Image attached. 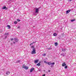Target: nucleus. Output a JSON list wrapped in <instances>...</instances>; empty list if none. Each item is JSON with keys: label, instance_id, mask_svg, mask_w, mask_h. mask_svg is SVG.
I'll list each match as a JSON object with an SVG mask.
<instances>
[{"label": "nucleus", "instance_id": "obj_1", "mask_svg": "<svg viewBox=\"0 0 76 76\" xmlns=\"http://www.w3.org/2000/svg\"><path fill=\"white\" fill-rule=\"evenodd\" d=\"M14 41L13 42L14 44H16V42H18L19 41V39L18 38H17V37L15 38L14 39Z\"/></svg>", "mask_w": 76, "mask_h": 76}, {"label": "nucleus", "instance_id": "obj_2", "mask_svg": "<svg viewBox=\"0 0 76 76\" xmlns=\"http://www.w3.org/2000/svg\"><path fill=\"white\" fill-rule=\"evenodd\" d=\"M31 53L32 54H36V52L35 51V48H34L33 49V51H31Z\"/></svg>", "mask_w": 76, "mask_h": 76}, {"label": "nucleus", "instance_id": "obj_3", "mask_svg": "<svg viewBox=\"0 0 76 76\" xmlns=\"http://www.w3.org/2000/svg\"><path fill=\"white\" fill-rule=\"evenodd\" d=\"M48 64L49 66L52 64V65H54L55 64V63L53 62L52 63H51L50 62H48Z\"/></svg>", "mask_w": 76, "mask_h": 76}, {"label": "nucleus", "instance_id": "obj_4", "mask_svg": "<svg viewBox=\"0 0 76 76\" xmlns=\"http://www.w3.org/2000/svg\"><path fill=\"white\" fill-rule=\"evenodd\" d=\"M35 13H38V11H39V8H36L35 9Z\"/></svg>", "mask_w": 76, "mask_h": 76}, {"label": "nucleus", "instance_id": "obj_5", "mask_svg": "<svg viewBox=\"0 0 76 76\" xmlns=\"http://www.w3.org/2000/svg\"><path fill=\"white\" fill-rule=\"evenodd\" d=\"M23 68H25L26 70H28V67L27 66H23Z\"/></svg>", "mask_w": 76, "mask_h": 76}, {"label": "nucleus", "instance_id": "obj_6", "mask_svg": "<svg viewBox=\"0 0 76 76\" xmlns=\"http://www.w3.org/2000/svg\"><path fill=\"white\" fill-rule=\"evenodd\" d=\"M8 8H7L6 6H4V7H2V9H5V10H7Z\"/></svg>", "mask_w": 76, "mask_h": 76}, {"label": "nucleus", "instance_id": "obj_7", "mask_svg": "<svg viewBox=\"0 0 76 76\" xmlns=\"http://www.w3.org/2000/svg\"><path fill=\"white\" fill-rule=\"evenodd\" d=\"M66 62H64L62 64V66L63 67H64V66H66Z\"/></svg>", "mask_w": 76, "mask_h": 76}, {"label": "nucleus", "instance_id": "obj_8", "mask_svg": "<svg viewBox=\"0 0 76 76\" xmlns=\"http://www.w3.org/2000/svg\"><path fill=\"white\" fill-rule=\"evenodd\" d=\"M71 11V10L66 11V14H68V13H69V12H70Z\"/></svg>", "mask_w": 76, "mask_h": 76}, {"label": "nucleus", "instance_id": "obj_9", "mask_svg": "<svg viewBox=\"0 0 76 76\" xmlns=\"http://www.w3.org/2000/svg\"><path fill=\"white\" fill-rule=\"evenodd\" d=\"M34 70V68H32L30 70V72H32Z\"/></svg>", "mask_w": 76, "mask_h": 76}, {"label": "nucleus", "instance_id": "obj_10", "mask_svg": "<svg viewBox=\"0 0 76 76\" xmlns=\"http://www.w3.org/2000/svg\"><path fill=\"white\" fill-rule=\"evenodd\" d=\"M39 61L38 60H36L34 61V63H38V62Z\"/></svg>", "mask_w": 76, "mask_h": 76}, {"label": "nucleus", "instance_id": "obj_11", "mask_svg": "<svg viewBox=\"0 0 76 76\" xmlns=\"http://www.w3.org/2000/svg\"><path fill=\"white\" fill-rule=\"evenodd\" d=\"M10 73V71H7L6 72V75H9Z\"/></svg>", "mask_w": 76, "mask_h": 76}, {"label": "nucleus", "instance_id": "obj_12", "mask_svg": "<svg viewBox=\"0 0 76 76\" xmlns=\"http://www.w3.org/2000/svg\"><path fill=\"white\" fill-rule=\"evenodd\" d=\"M37 66H41V63L39 62L37 64Z\"/></svg>", "mask_w": 76, "mask_h": 76}, {"label": "nucleus", "instance_id": "obj_13", "mask_svg": "<svg viewBox=\"0 0 76 76\" xmlns=\"http://www.w3.org/2000/svg\"><path fill=\"white\" fill-rule=\"evenodd\" d=\"M8 29H10V26L9 25L7 26Z\"/></svg>", "mask_w": 76, "mask_h": 76}, {"label": "nucleus", "instance_id": "obj_14", "mask_svg": "<svg viewBox=\"0 0 76 76\" xmlns=\"http://www.w3.org/2000/svg\"><path fill=\"white\" fill-rule=\"evenodd\" d=\"M65 50H66V49H62V51H65Z\"/></svg>", "mask_w": 76, "mask_h": 76}, {"label": "nucleus", "instance_id": "obj_15", "mask_svg": "<svg viewBox=\"0 0 76 76\" xmlns=\"http://www.w3.org/2000/svg\"><path fill=\"white\" fill-rule=\"evenodd\" d=\"M14 24H17V23H18V22L17 21H15L14 22Z\"/></svg>", "mask_w": 76, "mask_h": 76}, {"label": "nucleus", "instance_id": "obj_16", "mask_svg": "<svg viewBox=\"0 0 76 76\" xmlns=\"http://www.w3.org/2000/svg\"><path fill=\"white\" fill-rule=\"evenodd\" d=\"M9 33H6L4 35H9Z\"/></svg>", "mask_w": 76, "mask_h": 76}, {"label": "nucleus", "instance_id": "obj_17", "mask_svg": "<svg viewBox=\"0 0 76 76\" xmlns=\"http://www.w3.org/2000/svg\"><path fill=\"white\" fill-rule=\"evenodd\" d=\"M53 35H54V36H55V37H56V36H57V34H56V33H54V34H53Z\"/></svg>", "mask_w": 76, "mask_h": 76}, {"label": "nucleus", "instance_id": "obj_18", "mask_svg": "<svg viewBox=\"0 0 76 76\" xmlns=\"http://www.w3.org/2000/svg\"><path fill=\"white\" fill-rule=\"evenodd\" d=\"M20 61L19 60L17 61V63H20Z\"/></svg>", "mask_w": 76, "mask_h": 76}, {"label": "nucleus", "instance_id": "obj_19", "mask_svg": "<svg viewBox=\"0 0 76 76\" xmlns=\"http://www.w3.org/2000/svg\"><path fill=\"white\" fill-rule=\"evenodd\" d=\"M55 46H56V45H58V43H57V42H56L55 43Z\"/></svg>", "mask_w": 76, "mask_h": 76}, {"label": "nucleus", "instance_id": "obj_20", "mask_svg": "<svg viewBox=\"0 0 76 76\" xmlns=\"http://www.w3.org/2000/svg\"><path fill=\"white\" fill-rule=\"evenodd\" d=\"M31 48H33V49H34V48H34V46H33V45H31Z\"/></svg>", "mask_w": 76, "mask_h": 76}, {"label": "nucleus", "instance_id": "obj_21", "mask_svg": "<svg viewBox=\"0 0 76 76\" xmlns=\"http://www.w3.org/2000/svg\"><path fill=\"white\" fill-rule=\"evenodd\" d=\"M61 56H63V57H64V53H62L61 54Z\"/></svg>", "mask_w": 76, "mask_h": 76}, {"label": "nucleus", "instance_id": "obj_22", "mask_svg": "<svg viewBox=\"0 0 76 76\" xmlns=\"http://www.w3.org/2000/svg\"><path fill=\"white\" fill-rule=\"evenodd\" d=\"M67 68V66H66L64 67V68L66 69Z\"/></svg>", "mask_w": 76, "mask_h": 76}, {"label": "nucleus", "instance_id": "obj_23", "mask_svg": "<svg viewBox=\"0 0 76 76\" xmlns=\"http://www.w3.org/2000/svg\"><path fill=\"white\" fill-rule=\"evenodd\" d=\"M33 44H34V43L32 42V43H31L30 44V46H31V45H33Z\"/></svg>", "mask_w": 76, "mask_h": 76}, {"label": "nucleus", "instance_id": "obj_24", "mask_svg": "<svg viewBox=\"0 0 76 76\" xmlns=\"http://www.w3.org/2000/svg\"><path fill=\"white\" fill-rule=\"evenodd\" d=\"M75 21V20H71V22H74V21Z\"/></svg>", "mask_w": 76, "mask_h": 76}, {"label": "nucleus", "instance_id": "obj_25", "mask_svg": "<svg viewBox=\"0 0 76 76\" xmlns=\"http://www.w3.org/2000/svg\"><path fill=\"white\" fill-rule=\"evenodd\" d=\"M44 62L45 63H47V64L48 63V62H47L46 61H44Z\"/></svg>", "mask_w": 76, "mask_h": 76}, {"label": "nucleus", "instance_id": "obj_26", "mask_svg": "<svg viewBox=\"0 0 76 76\" xmlns=\"http://www.w3.org/2000/svg\"><path fill=\"white\" fill-rule=\"evenodd\" d=\"M17 20L18 22H20V20L19 19H17Z\"/></svg>", "mask_w": 76, "mask_h": 76}, {"label": "nucleus", "instance_id": "obj_27", "mask_svg": "<svg viewBox=\"0 0 76 76\" xmlns=\"http://www.w3.org/2000/svg\"><path fill=\"white\" fill-rule=\"evenodd\" d=\"M43 56H46V54L44 53Z\"/></svg>", "mask_w": 76, "mask_h": 76}, {"label": "nucleus", "instance_id": "obj_28", "mask_svg": "<svg viewBox=\"0 0 76 76\" xmlns=\"http://www.w3.org/2000/svg\"><path fill=\"white\" fill-rule=\"evenodd\" d=\"M36 42H37V41H35L34 42H33V44H35V43H36Z\"/></svg>", "mask_w": 76, "mask_h": 76}, {"label": "nucleus", "instance_id": "obj_29", "mask_svg": "<svg viewBox=\"0 0 76 76\" xmlns=\"http://www.w3.org/2000/svg\"><path fill=\"white\" fill-rule=\"evenodd\" d=\"M11 41H13V38L11 39Z\"/></svg>", "mask_w": 76, "mask_h": 76}, {"label": "nucleus", "instance_id": "obj_30", "mask_svg": "<svg viewBox=\"0 0 76 76\" xmlns=\"http://www.w3.org/2000/svg\"><path fill=\"white\" fill-rule=\"evenodd\" d=\"M6 38H7V36H5V39H6Z\"/></svg>", "mask_w": 76, "mask_h": 76}, {"label": "nucleus", "instance_id": "obj_31", "mask_svg": "<svg viewBox=\"0 0 76 76\" xmlns=\"http://www.w3.org/2000/svg\"><path fill=\"white\" fill-rule=\"evenodd\" d=\"M51 48H48V50H51Z\"/></svg>", "mask_w": 76, "mask_h": 76}, {"label": "nucleus", "instance_id": "obj_32", "mask_svg": "<svg viewBox=\"0 0 76 76\" xmlns=\"http://www.w3.org/2000/svg\"><path fill=\"white\" fill-rule=\"evenodd\" d=\"M68 1L69 2V1H72V0H68Z\"/></svg>", "mask_w": 76, "mask_h": 76}, {"label": "nucleus", "instance_id": "obj_33", "mask_svg": "<svg viewBox=\"0 0 76 76\" xmlns=\"http://www.w3.org/2000/svg\"><path fill=\"white\" fill-rule=\"evenodd\" d=\"M2 31L1 30H0V32H2Z\"/></svg>", "mask_w": 76, "mask_h": 76}, {"label": "nucleus", "instance_id": "obj_34", "mask_svg": "<svg viewBox=\"0 0 76 76\" xmlns=\"http://www.w3.org/2000/svg\"><path fill=\"white\" fill-rule=\"evenodd\" d=\"M20 28V26H18V29H19Z\"/></svg>", "mask_w": 76, "mask_h": 76}, {"label": "nucleus", "instance_id": "obj_35", "mask_svg": "<svg viewBox=\"0 0 76 76\" xmlns=\"http://www.w3.org/2000/svg\"><path fill=\"white\" fill-rule=\"evenodd\" d=\"M33 15H35V13H33Z\"/></svg>", "mask_w": 76, "mask_h": 76}, {"label": "nucleus", "instance_id": "obj_36", "mask_svg": "<svg viewBox=\"0 0 76 76\" xmlns=\"http://www.w3.org/2000/svg\"><path fill=\"white\" fill-rule=\"evenodd\" d=\"M42 76H45V74L43 75Z\"/></svg>", "mask_w": 76, "mask_h": 76}, {"label": "nucleus", "instance_id": "obj_37", "mask_svg": "<svg viewBox=\"0 0 76 76\" xmlns=\"http://www.w3.org/2000/svg\"><path fill=\"white\" fill-rule=\"evenodd\" d=\"M11 45H13V43H11Z\"/></svg>", "mask_w": 76, "mask_h": 76}, {"label": "nucleus", "instance_id": "obj_38", "mask_svg": "<svg viewBox=\"0 0 76 76\" xmlns=\"http://www.w3.org/2000/svg\"><path fill=\"white\" fill-rule=\"evenodd\" d=\"M48 72H50V70H48Z\"/></svg>", "mask_w": 76, "mask_h": 76}]
</instances>
